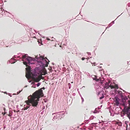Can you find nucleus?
I'll use <instances>...</instances> for the list:
<instances>
[{
    "mask_svg": "<svg viewBox=\"0 0 130 130\" xmlns=\"http://www.w3.org/2000/svg\"><path fill=\"white\" fill-rule=\"evenodd\" d=\"M6 113L5 112V111L4 112V113H3V112L2 113L4 115H5Z\"/></svg>",
    "mask_w": 130,
    "mask_h": 130,
    "instance_id": "obj_43",
    "label": "nucleus"
},
{
    "mask_svg": "<svg viewBox=\"0 0 130 130\" xmlns=\"http://www.w3.org/2000/svg\"><path fill=\"white\" fill-rule=\"evenodd\" d=\"M111 122V121H107V125H108L110 124V123L109 122Z\"/></svg>",
    "mask_w": 130,
    "mask_h": 130,
    "instance_id": "obj_31",
    "label": "nucleus"
},
{
    "mask_svg": "<svg viewBox=\"0 0 130 130\" xmlns=\"http://www.w3.org/2000/svg\"><path fill=\"white\" fill-rule=\"evenodd\" d=\"M4 111H5V108H4Z\"/></svg>",
    "mask_w": 130,
    "mask_h": 130,
    "instance_id": "obj_58",
    "label": "nucleus"
},
{
    "mask_svg": "<svg viewBox=\"0 0 130 130\" xmlns=\"http://www.w3.org/2000/svg\"><path fill=\"white\" fill-rule=\"evenodd\" d=\"M36 85H35L34 86H33V87L34 88H35V86H36Z\"/></svg>",
    "mask_w": 130,
    "mask_h": 130,
    "instance_id": "obj_61",
    "label": "nucleus"
},
{
    "mask_svg": "<svg viewBox=\"0 0 130 130\" xmlns=\"http://www.w3.org/2000/svg\"><path fill=\"white\" fill-rule=\"evenodd\" d=\"M92 124H95V125H96V124H97V123H92Z\"/></svg>",
    "mask_w": 130,
    "mask_h": 130,
    "instance_id": "obj_54",
    "label": "nucleus"
},
{
    "mask_svg": "<svg viewBox=\"0 0 130 130\" xmlns=\"http://www.w3.org/2000/svg\"><path fill=\"white\" fill-rule=\"evenodd\" d=\"M44 111V110H43V111H42L41 112V114H42L43 113V112Z\"/></svg>",
    "mask_w": 130,
    "mask_h": 130,
    "instance_id": "obj_50",
    "label": "nucleus"
},
{
    "mask_svg": "<svg viewBox=\"0 0 130 130\" xmlns=\"http://www.w3.org/2000/svg\"><path fill=\"white\" fill-rule=\"evenodd\" d=\"M42 89H44L45 88L43 87L42 88H40L38 90L34 92V94H37L39 98L43 96L44 95L43 93Z\"/></svg>",
    "mask_w": 130,
    "mask_h": 130,
    "instance_id": "obj_4",
    "label": "nucleus"
},
{
    "mask_svg": "<svg viewBox=\"0 0 130 130\" xmlns=\"http://www.w3.org/2000/svg\"><path fill=\"white\" fill-rule=\"evenodd\" d=\"M128 122V121H125V124L126 125L127 127L128 126L127 123Z\"/></svg>",
    "mask_w": 130,
    "mask_h": 130,
    "instance_id": "obj_30",
    "label": "nucleus"
},
{
    "mask_svg": "<svg viewBox=\"0 0 130 130\" xmlns=\"http://www.w3.org/2000/svg\"><path fill=\"white\" fill-rule=\"evenodd\" d=\"M81 98L82 101V103L84 101V99L82 97H81Z\"/></svg>",
    "mask_w": 130,
    "mask_h": 130,
    "instance_id": "obj_36",
    "label": "nucleus"
},
{
    "mask_svg": "<svg viewBox=\"0 0 130 130\" xmlns=\"http://www.w3.org/2000/svg\"><path fill=\"white\" fill-rule=\"evenodd\" d=\"M79 95H80V96H81V97H82V96L81 95V94H80V93H79Z\"/></svg>",
    "mask_w": 130,
    "mask_h": 130,
    "instance_id": "obj_60",
    "label": "nucleus"
},
{
    "mask_svg": "<svg viewBox=\"0 0 130 130\" xmlns=\"http://www.w3.org/2000/svg\"><path fill=\"white\" fill-rule=\"evenodd\" d=\"M115 87L116 88V89H115V91H117V90H116L117 89H118L119 88V87H118V85L117 84H115Z\"/></svg>",
    "mask_w": 130,
    "mask_h": 130,
    "instance_id": "obj_14",
    "label": "nucleus"
},
{
    "mask_svg": "<svg viewBox=\"0 0 130 130\" xmlns=\"http://www.w3.org/2000/svg\"><path fill=\"white\" fill-rule=\"evenodd\" d=\"M63 111H60L58 112H55V113H54L52 114L53 115L54 114H57L58 115L59 118L61 119V118H62L64 116V113H60L63 112Z\"/></svg>",
    "mask_w": 130,
    "mask_h": 130,
    "instance_id": "obj_6",
    "label": "nucleus"
},
{
    "mask_svg": "<svg viewBox=\"0 0 130 130\" xmlns=\"http://www.w3.org/2000/svg\"><path fill=\"white\" fill-rule=\"evenodd\" d=\"M41 84V83H38L36 85L37 86V87H38Z\"/></svg>",
    "mask_w": 130,
    "mask_h": 130,
    "instance_id": "obj_24",
    "label": "nucleus"
},
{
    "mask_svg": "<svg viewBox=\"0 0 130 130\" xmlns=\"http://www.w3.org/2000/svg\"><path fill=\"white\" fill-rule=\"evenodd\" d=\"M118 94H119L120 95V97L121 98H122V97H123V95L122 94V93H120V92L119 91V92H118Z\"/></svg>",
    "mask_w": 130,
    "mask_h": 130,
    "instance_id": "obj_18",
    "label": "nucleus"
},
{
    "mask_svg": "<svg viewBox=\"0 0 130 130\" xmlns=\"http://www.w3.org/2000/svg\"><path fill=\"white\" fill-rule=\"evenodd\" d=\"M107 121H102V122H103V123L102 124V125L103 126L104 124H107Z\"/></svg>",
    "mask_w": 130,
    "mask_h": 130,
    "instance_id": "obj_13",
    "label": "nucleus"
},
{
    "mask_svg": "<svg viewBox=\"0 0 130 130\" xmlns=\"http://www.w3.org/2000/svg\"><path fill=\"white\" fill-rule=\"evenodd\" d=\"M31 98L29 100H26L25 101L26 103L29 105L30 104L31 106H33L37 107L38 104V101H39V96L37 94H34V92L33 94V95H30Z\"/></svg>",
    "mask_w": 130,
    "mask_h": 130,
    "instance_id": "obj_2",
    "label": "nucleus"
},
{
    "mask_svg": "<svg viewBox=\"0 0 130 130\" xmlns=\"http://www.w3.org/2000/svg\"><path fill=\"white\" fill-rule=\"evenodd\" d=\"M127 6L129 7H130V3H129L128 4Z\"/></svg>",
    "mask_w": 130,
    "mask_h": 130,
    "instance_id": "obj_42",
    "label": "nucleus"
},
{
    "mask_svg": "<svg viewBox=\"0 0 130 130\" xmlns=\"http://www.w3.org/2000/svg\"><path fill=\"white\" fill-rule=\"evenodd\" d=\"M46 39L47 40H50V39L49 38H46Z\"/></svg>",
    "mask_w": 130,
    "mask_h": 130,
    "instance_id": "obj_51",
    "label": "nucleus"
},
{
    "mask_svg": "<svg viewBox=\"0 0 130 130\" xmlns=\"http://www.w3.org/2000/svg\"><path fill=\"white\" fill-rule=\"evenodd\" d=\"M100 83L101 84H103V80H102L101 79H100Z\"/></svg>",
    "mask_w": 130,
    "mask_h": 130,
    "instance_id": "obj_32",
    "label": "nucleus"
},
{
    "mask_svg": "<svg viewBox=\"0 0 130 130\" xmlns=\"http://www.w3.org/2000/svg\"><path fill=\"white\" fill-rule=\"evenodd\" d=\"M122 111L126 113V115H127L130 121V108L125 107L122 110Z\"/></svg>",
    "mask_w": 130,
    "mask_h": 130,
    "instance_id": "obj_5",
    "label": "nucleus"
},
{
    "mask_svg": "<svg viewBox=\"0 0 130 130\" xmlns=\"http://www.w3.org/2000/svg\"><path fill=\"white\" fill-rule=\"evenodd\" d=\"M45 106H44L43 107H42V109L43 110H44L45 109Z\"/></svg>",
    "mask_w": 130,
    "mask_h": 130,
    "instance_id": "obj_35",
    "label": "nucleus"
},
{
    "mask_svg": "<svg viewBox=\"0 0 130 130\" xmlns=\"http://www.w3.org/2000/svg\"><path fill=\"white\" fill-rule=\"evenodd\" d=\"M96 78H96L95 77H94L93 78V80H95V81H96Z\"/></svg>",
    "mask_w": 130,
    "mask_h": 130,
    "instance_id": "obj_39",
    "label": "nucleus"
},
{
    "mask_svg": "<svg viewBox=\"0 0 130 130\" xmlns=\"http://www.w3.org/2000/svg\"><path fill=\"white\" fill-rule=\"evenodd\" d=\"M119 125L120 126H121L122 125V123L120 122H119Z\"/></svg>",
    "mask_w": 130,
    "mask_h": 130,
    "instance_id": "obj_27",
    "label": "nucleus"
},
{
    "mask_svg": "<svg viewBox=\"0 0 130 130\" xmlns=\"http://www.w3.org/2000/svg\"><path fill=\"white\" fill-rule=\"evenodd\" d=\"M88 55H91V53H88Z\"/></svg>",
    "mask_w": 130,
    "mask_h": 130,
    "instance_id": "obj_49",
    "label": "nucleus"
},
{
    "mask_svg": "<svg viewBox=\"0 0 130 130\" xmlns=\"http://www.w3.org/2000/svg\"><path fill=\"white\" fill-rule=\"evenodd\" d=\"M94 117L93 116H91L90 117V119H93Z\"/></svg>",
    "mask_w": 130,
    "mask_h": 130,
    "instance_id": "obj_33",
    "label": "nucleus"
},
{
    "mask_svg": "<svg viewBox=\"0 0 130 130\" xmlns=\"http://www.w3.org/2000/svg\"><path fill=\"white\" fill-rule=\"evenodd\" d=\"M65 25V23H64V22L63 23H60V24H59L58 26L59 27H60L61 26H63V25Z\"/></svg>",
    "mask_w": 130,
    "mask_h": 130,
    "instance_id": "obj_16",
    "label": "nucleus"
},
{
    "mask_svg": "<svg viewBox=\"0 0 130 130\" xmlns=\"http://www.w3.org/2000/svg\"><path fill=\"white\" fill-rule=\"evenodd\" d=\"M38 34L41 36V37H43V35H40V34H39V33H38ZM44 37L43 36V37Z\"/></svg>",
    "mask_w": 130,
    "mask_h": 130,
    "instance_id": "obj_52",
    "label": "nucleus"
},
{
    "mask_svg": "<svg viewBox=\"0 0 130 130\" xmlns=\"http://www.w3.org/2000/svg\"><path fill=\"white\" fill-rule=\"evenodd\" d=\"M26 105H24V110H26L28 108L30 107V106H31L30 104L28 105L26 103Z\"/></svg>",
    "mask_w": 130,
    "mask_h": 130,
    "instance_id": "obj_8",
    "label": "nucleus"
},
{
    "mask_svg": "<svg viewBox=\"0 0 130 130\" xmlns=\"http://www.w3.org/2000/svg\"><path fill=\"white\" fill-rule=\"evenodd\" d=\"M14 58H17V55H14Z\"/></svg>",
    "mask_w": 130,
    "mask_h": 130,
    "instance_id": "obj_45",
    "label": "nucleus"
},
{
    "mask_svg": "<svg viewBox=\"0 0 130 130\" xmlns=\"http://www.w3.org/2000/svg\"><path fill=\"white\" fill-rule=\"evenodd\" d=\"M30 76H31V75L30 74H28V76L29 77H30Z\"/></svg>",
    "mask_w": 130,
    "mask_h": 130,
    "instance_id": "obj_56",
    "label": "nucleus"
},
{
    "mask_svg": "<svg viewBox=\"0 0 130 130\" xmlns=\"http://www.w3.org/2000/svg\"><path fill=\"white\" fill-rule=\"evenodd\" d=\"M107 84H108L109 85L110 84H111V81L110 80H109L108 82H106Z\"/></svg>",
    "mask_w": 130,
    "mask_h": 130,
    "instance_id": "obj_26",
    "label": "nucleus"
},
{
    "mask_svg": "<svg viewBox=\"0 0 130 130\" xmlns=\"http://www.w3.org/2000/svg\"><path fill=\"white\" fill-rule=\"evenodd\" d=\"M54 118H55V119H56L59 118L58 115L55 116L54 117Z\"/></svg>",
    "mask_w": 130,
    "mask_h": 130,
    "instance_id": "obj_17",
    "label": "nucleus"
},
{
    "mask_svg": "<svg viewBox=\"0 0 130 130\" xmlns=\"http://www.w3.org/2000/svg\"><path fill=\"white\" fill-rule=\"evenodd\" d=\"M110 27V26H108L107 27H106V29H107V28H109Z\"/></svg>",
    "mask_w": 130,
    "mask_h": 130,
    "instance_id": "obj_47",
    "label": "nucleus"
},
{
    "mask_svg": "<svg viewBox=\"0 0 130 130\" xmlns=\"http://www.w3.org/2000/svg\"><path fill=\"white\" fill-rule=\"evenodd\" d=\"M124 113L123 114V115H121V116L123 117L125 115H126V113H125L124 112H123Z\"/></svg>",
    "mask_w": 130,
    "mask_h": 130,
    "instance_id": "obj_28",
    "label": "nucleus"
},
{
    "mask_svg": "<svg viewBox=\"0 0 130 130\" xmlns=\"http://www.w3.org/2000/svg\"><path fill=\"white\" fill-rule=\"evenodd\" d=\"M85 59V58H84V57H82V60H84Z\"/></svg>",
    "mask_w": 130,
    "mask_h": 130,
    "instance_id": "obj_46",
    "label": "nucleus"
},
{
    "mask_svg": "<svg viewBox=\"0 0 130 130\" xmlns=\"http://www.w3.org/2000/svg\"><path fill=\"white\" fill-rule=\"evenodd\" d=\"M68 88H69L70 89L71 87V84L70 83H69L68 84Z\"/></svg>",
    "mask_w": 130,
    "mask_h": 130,
    "instance_id": "obj_21",
    "label": "nucleus"
},
{
    "mask_svg": "<svg viewBox=\"0 0 130 130\" xmlns=\"http://www.w3.org/2000/svg\"><path fill=\"white\" fill-rule=\"evenodd\" d=\"M121 98V102H123V101H124V100L126 101L128 99V98L125 95L124 97L123 95L122 97Z\"/></svg>",
    "mask_w": 130,
    "mask_h": 130,
    "instance_id": "obj_11",
    "label": "nucleus"
},
{
    "mask_svg": "<svg viewBox=\"0 0 130 130\" xmlns=\"http://www.w3.org/2000/svg\"><path fill=\"white\" fill-rule=\"evenodd\" d=\"M107 125H108L107 124H104V126L102 127V129H104V128H105V127H106Z\"/></svg>",
    "mask_w": 130,
    "mask_h": 130,
    "instance_id": "obj_25",
    "label": "nucleus"
},
{
    "mask_svg": "<svg viewBox=\"0 0 130 130\" xmlns=\"http://www.w3.org/2000/svg\"><path fill=\"white\" fill-rule=\"evenodd\" d=\"M48 61H47L44 58V56L40 55H37L35 58L28 56L27 54L23 53L22 58L19 60L23 61L24 64L27 67L26 68V70L31 71L30 64H36V67L34 69V75L35 77L37 76L38 74L42 75L43 72L42 70H44L43 72V75H45L47 74V71L45 67H47L49 64V61L47 58Z\"/></svg>",
    "mask_w": 130,
    "mask_h": 130,
    "instance_id": "obj_1",
    "label": "nucleus"
},
{
    "mask_svg": "<svg viewBox=\"0 0 130 130\" xmlns=\"http://www.w3.org/2000/svg\"><path fill=\"white\" fill-rule=\"evenodd\" d=\"M112 83H111L109 85V87L111 88V89L113 88H114V86L112 85Z\"/></svg>",
    "mask_w": 130,
    "mask_h": 130,
    "instance_id": "obj_15",
    "label": "nucleus"
},
{
    "mask_svg": "<svg viewBox=\"0 0 130 130\" xmlns=\"http://www.w3.org/2000/svg\"><path fill=\"white\" fill-rule=\"evenodd\" d=\"M96 109H97V108H95L94 111L93 112L94 113H96L99 112L98 111H96Z\"/></svg>",
    "mask_w": 130,
    "mask_h": 130,
    "instance_id": "obj_20",
    "label": "nucleus"
},
{
    "mask_svg": "<svg viewBox=\"0 0 130 130\" xmlns=\"http://www.w3.org/2000/svg\"><path fill=\"white\" fill-rule=\"evenodd\" d=\"M10 62H12L11 63H14L17 61V60L16 59H14L13 58H12L10 60Z\"/></svg>",
    "mask_w": 130,
    "mask_h": 130,
    "instance_id": "obj_12",
    "label": "nucleus"
},
{
    "mask_svg": "<svg viewBox=\"0 0 130 130\" xmlns=\"http://www.w3.org/2000/svg\"><path fill=\"white\" fill-rule=\"evenodd\" d=\"M33 38H36V37L35 36H34L33 37Z\"/></svg>",
    "mask_w": 130,
    "mask_h": 130,
    "instance_id": "obj_62",
    "label": "nucleus"
},
{
    "mask_svg": "<svg viewBox=\"0 0 130 130\" xmlns=\"http://www.w3.org/2000/svg\"><path fill=\"white\" fill-rule=\"evenodd\" d=\"M75 95V93H74L73 94V95Z\"/></svg>",
    "mask_w": 130,
    "mask_h": 130,
    "instance_id": "obj_63",
    "label": "nucleus"
},
{
    "mask_svg": "<svg viewBox=\"0 0 130 130\" xmlns=\"http://www.w3.org/2000/svg\"><path fill=\"white\" fill-rule=\"evenodd\" d=\"M104 95H103V94L102 96L100 98V99L101 100V99H103V98H104Z\"/></svg>",
    "mask_w": 130,
    "mask_h": 130,
    "instance_id": "obj_22",
    "label": "nucleus"
},
{
    "mask_svg": "<svg viewBox=\"0 0 130 130\" xmlns=\"http://www.w3.org/2000/svg\"><path fill=\"white\" fill-rule=\"evenodd\" d=\"M85 74L87 76H91V75H90V74L87 72H85Z\"/></svg>",
    "mask_w": 130,
    "mask_h": 130,
    "instance_id": "obj_19",
    "label": "nucleus"
},
{
    "mask_svg": "<svg viewBox=\"0 0 130 130\" xmlns=\"http://www.w3.org/2000/svg\"><path fill=\"white\" fill-rule=\"evenodd\" d=\"M11 62H10V60L9 61H7V64H8L9 63H10Z\"/></svg>",
    "mask_w": 130,
    "mask_h": 130,
    "instance_id": "obj_40",
    "label": "nucleus"
},
{
    "mask_svg": "<svg viewBox=\"0 0 130 130\" xmlns=\"http://www.w3.org/2000/svg\"><path fill=\"white\" fill-rule=\"evenodd\" d=\"M114 21H112V22L111 23H112V24H114V23H115Z\"/></svg>",
    "mask_w": 130,
    "mask_h": 130,
    "instance_id": "obj_48",
    "label": "nucleus"
},
{
    "mask_svg": "<svg viewBox=\"0 0 130 130\" xmlns=\"http://www.w3.org/2000/svg\"><path fill=\"white\" fill-rule=\"evenodd\" d=\"M115 102L117 106H119V104H121L123 106H124V108L125 107H128L126 105L125 102L124 101H123V102H122L123 103L122 104L120 103L119 101H120V99L119 98L118 96H116L115 97Z\"/></svg>",
    "mask_w": 130,
    "mask_h": 130,
    "instance_id": "obj_3",
    "label": "nucleus"
},
{
    "mask_svg": "<svg viewBox=\"0 0 130 130\" xmlns=\"http://www.w3.org/2000/svg\"><path fill=\"white\" fill-rule=\"evenodd\" d=\"M99 67L100 68H101L102 67L101 66H99Z\"/></svg>",
    "mask_w": 130,
    "mask_h": 130,
    "instance_id": "obj_59",
    "label": "nucleus"
},
{
    "mask_svg": "<svg viewBox=\"0 0 130 130\" xmlns=\"http://www.w3.org/2000/svg\"><path fill=\"white\" fill-rule=\"evenodd\" d=\"M13 15H11V18L12 19H13Z\"/></svg>",
    "mask_w": 130,
    "mask_h": 130,
    "instance_id": "obj_53",
    "label": "nucleus"
},
{
    "mask_svg": "<svg viewBox=\"0 0 130 130\" xmlns=\"http://www.w3.org/2000/svg\"><path fill=\"white\" fill-rule=\"evenodd\" d=\"M6 128V125H5L4 127V128L5 129Z\"/></svg>",
    "mask_w": 130,
    "mask_h": 130,
    "instance_id": "obj_55",
    "label": "nucleus"
},
{
    "mask_svg": "<svg viewBox=\"0 0 130 130\" xmlns=\"http://www.w3.org/2000/svg\"><path fill=\"white\" fill-rule=\"evenodd\" d=\"M32 72L33 73V74L34 75V77H35V81L36 82H39L41 79L40 78L37 77H36H36H35L34 75V70L33 71H32Z\"/></svg>",
    "mask_w": 130,
    "mask_h": 130,
    "instance_id": "obj_7",
    "label": "nucleus"
},
{
    "mask_svg": "<svg viewBox=\"0 0 130 130\" xmlns=\"http://www.w3.org/2000/svg\"><path fill=\"white\" fill-rule=\"evenodd\" d=\"M0 8L1 9V11H2V12H3L4 11V10L2 8Z\"/></svg>",
    "mask_w": 130,
    "mask_h": 130,
    "instance_id": "obj_34",
    "label": "nucleus"
},
{
    "mask_svg": "<svg viewBox=\"0 0 130 130\" xmlns=\"http://www.w3.org/2000/svg\"><path fill=\"white\" fill-rule=\"evenodd\" d=\"M105 86L103 87V89H108L109 88V85L107 84L106 83H105Z\"/></svg>",
    "mask_w": 130,
    "mask_h": 130,
    "instance_id": "obj_9",
    "label": "nucleus"
},
{
    "mask_svg": "<svg viewBox=\"0 0 130 130\" xmlns=\"http://www.w3.org/2000/svg\"><path fill=\"white\" fill-rule=\"evenodd\" d=\"M8 95H9L11 97L12 96L11 95V94L10 93H9Z\"/></svg>",
    "mask_w": 130,
    "mask_h": 130,
    "instance_id": "obj_44",
    "label": "nucleus"
},
{
    "mask_svg": "<svg viewBox=\"0 0 130 130\" xmlns=\"http://www.w3.org/2000/svg\"><path fill=\"white\" fill-rule=\"evenodd\" d=\"M27 85H26L25 86H24V87H25V88L26 87H27Z\"/></svg>",
    "mask_w": 130,
    "mask_h": 130,
    "instance_id": "obj_57",
    "label": "nucleus"
},
{
    "mask_svg": "<svg viewBox=\"0 0 130 130\" xmlns=\"http://www.w3.org/2000/svg\"><path fill=\"white\" fill-rule=\"evenodd\" d=\"M128 105L129 107L128 108H130V100H128Z\"/></svg>",
    "mask_w": 130,
    "mask_h": 130,
    "instance_id": "obj_23",
    "label": "nucleus"
},
{
    "mask_svg": "<svg viewBox=\"0 0 130 130\" xmlns=\"http://www.w3.org/2000/svg\"><path fill=\"white\" fill-rule=\"evenodd\" d=\"M100 79H97L96 78V81L97 82H98L99 81H100Z\"/></svg>",
    "mask_w": 130,
    "mask_h": 130,
    "instance_id": "obj_37",
    "label": "nucleus"
},
{
    "mask_svg": "<svg viewBox=\"0 0 130 130\" xmlns=\"http://www.w3.org/2000/svg\"><path fill=\"white\" fill-rule=\"evenodd\" d=\"M112 25V24L111 23H110L109 24V26H110V27H111Z\"/></svg>",
    "mask_w": 130,
    "mask_h": 130,
    "instance_id": "obj_38",
    "label": "nucleus"
},
{
    "mask_svg": "<svg viewBox=\"0 0 130 130\" xmlns=\"http://www.w3.org/2000/svg\"><path fill=\"white\" fill-rule=\"evenodd\" d=\"M30 83L31 82V80L29 81H28Z\"/></svg>",
    "mask_w": 130,
    "mask_h": 130,
    "instance_id": "obj_64",
    "label": "nucleus"
},
{
    "mask_svg": "<svg viewBox=\"0 0 130 130\" xmlns=\"http://www.w3.org/2000/svg\"><path fill=\"white\" fill-rule=\"evenodd\" d=\"M22 90H21L19 91L17 93V94H19L22 91Z\"/></svg>",
    "mask_w": 130,
    "mask_h": 130,
    "instance_id": "obj_29",
    "label": "nucleus"
},
{
    "mask_svg": "<svg viewBox=\"0 0 130 130\" xmlns=\"http://www.w3.org/2000/svg\"><path fill=\"white\" fill-rule=\"evenodd\" d=\"M3 11L4 12V14H6V13L7 12L6 11H5V10L4 11Z\"/></svg>",
    "mask_w": 130,
    "mask_h": 130,
    "instance_id": "obj_41",
    "label": "nucleus"
},
{
    "mask_svg": "<svg viewBox=\"0 0 130 130\" xmlns=\"http://www.w3.org/2000/svg\"><path fill=\"white\" fill-rule=\"evenodd\" d=\"M23 53H19L17 54V58H19L20 59L21 58H22Z\"/></svg>",
    "mask_w": 130,
    "mask_h": 130,
    "instance_id": "obj_10",
    "label": "nucleus"
}]
</instances>
